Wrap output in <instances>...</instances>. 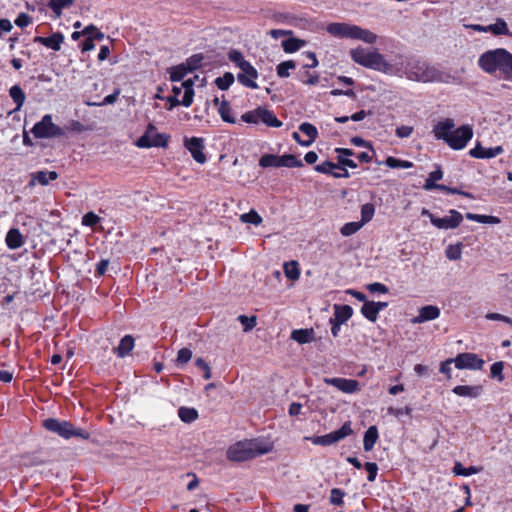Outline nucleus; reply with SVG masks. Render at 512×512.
Here are the masks:
<instances>
[{
	"label": "nucleus",
	"mask_w": 512,
	"mask_h": 512,
	"mask_svg": "<svg viewBox=\"0 0 512 512\" xmlns=\"http://www.w3.org/2000/svg\"><path fill=\"white\" fill-rule=\"evenodd\" d=\"M402 70L407 79L416 82H441L445 77L437 68L417 58L407 59L402 63Z\"/></svg>",
	"instance_id": "obj_1"
},
{
	"label": "nucleus",
	"mask_w": 512,
	"mask_h": 512,
	"mask_svg": "<svg viewBox=\"0 0 512 512\" xmlns=\"http://www.w3.org/2000/svg\"><path fill=\"white\" fill-rule=\"evenodd\" d=\"M350 56L355 63L363 67L385 74L393 73V66L376 49L368 50L363 47H357L350 50Z\"/></svg>",
	"instance_id": "obj_2"
},
{
	"label": "nucleus",
	"mask_w": 512,
	"mask_h": 512,
	"mask_svg": "<svg viewBox=\"0 0 512 512\" xmlns=\"http://www.w3.org/2000/svg\"><path fill=\"white\" fill-rule=\"evenodd\" d=\"M269 446H262L256 440L239 441L231 445L227 452V459L233 462H243L270 451Z\"/></svg>",
	"instance_id": "obj_3"
},
{
	"label": "nucleus",
	"mask_w": 512,
	"mask_h": 512,
	"mask_svg": "<svg viewBox=\"0 0 512 512\" xmlns=\"http://www.w3.org/2000/svg\"><path fill=\"white\" fill-rule=\"evenodd\" d=\"M43 426L46 430L55 433L64 439L79 437L84 440H88L90 438L88 431L77 428L72 423L65 420L48 418L43 421Z\"/></svg>",
	"instance_id": "obj_4"
},
{
	"label": "nucleus",
	"mask_w": 512,
	"mask_h": 512,
	"mask_svg": "<svg viewBox=\"0 0 512 512\" xmlns=\"http://www.w3.org/2000/svg\"><path fill=\"white\" fill-rule=\"evenodd\" d=\"M241 119L250 124L264 123L268 127L279 128L283 123L277 119L273 111L265 107H258L255 110L248 111L241 116Z\"/></svg>",
	"instance_id": "obj_5"
},
{
	"label": "nucleus",
	"mask_w": 512,
	"mask_h": 512,
	"mask_svg": "<svg viewBox=\"0 0 512 512\" xmlns=\"http://www.w3.org/2000/svg\"><path fill=\"white\" fill-rule=\"evenodd\" d=\"M31 132L35 138L39 139L61 137L65 135L64 130L53 123L52 116L50 114L44 115L41 121L37 122L33 126Z\"/></svg>",
	"instance_id": "obj_6"
},
{
	"label": "nucleus",
	"mask_w": 512,
	"mask_h": 512,
	"mask_svg": "<svg viewBox=\"0 0 512 512\" xmlns=\"http://www.w3.org/2000/svg\"><path fill=\"white\" fill-rule=\"evenodd\" d=\"M259 165L263 168L267 167H302L303 162L293 154H285L282 156L274 154H264L260 160Z\"/></svg>",
	"instance_id": "obj_7"
},
{
	"label": "nucleus",
	"mask_w": 512,
	"mask_h": 512,
	"mask_svg": "<svg viewBox=\"0 0 512 512\" xmlns=\"http://www.w3.org/2000/svg\"><path fill=\"white\" fill-rule=\"evenodd\" d=\"M351 424L350 422H345L340 429L333 431L331 433H328L326 435L322 436H313L308 437L307 440H310L314 445H322V446H329L332 444H335L339 442L340 440L344 439L345 437L352 434Z\"/></svg>",
	"instance_id": "obj_8"
},
{
	"label": "nucleus",
	"mask_w": 512,
	"mask_h": 512,
	"mask_svg": "<svg viewBox=\"0 0 512 512\" xmlns=\"http://www.w3.org/2000/svg\"><path fill=\"white\" fill-rule=\"evenodd\" d=\"M156 128L153 124H148L145 133L137 140L136 145L139 148L166 147L168 137L165 134L155 133Z\"/></svg>",
	"instance_id": "obj_9"
},
{
	"label": "nucleus",
	"mask_w": 512,
	"mask_h": 512,
	"mask_svg": "<svg viewBox=\"0 0 512 512\" xmlns=\"http://www.w3.org/2000/svg\"><path fill=\"white\" fill-rule=\"evenodd\" d=\"M473 137V129L469 125H463L455 130H452L446 143L454 150L463 149L469 140Z\"/></svg>",
	"instance_id": "obj_10"
},
{
	"label": "nucleus",
	"mask_w": 512,
	"mask_h": 512,
	"mask_svg": "<svg viewBox=\"0 0 512 512\" xmlns=\"http://www.w3.org/2000/svg\"><path fill=\"white\" fill-rule=\"evenodd\" d=\"M503 48L490 50L483 53L478 60L479 66L487 73L492 74L499 69Z\"/></svg>",
	"instance_id": "obj_11"
},
{
	"label": "nucleus",
	"mask_w": 512,
	"mask_h": 512,
	"mask_svg": "<svg viewBox=\"0 0 512 512\" xmlns=\"http://www.w3.org/2000/svg\"><path fill=\"white\" fill-rule=\"evenodd\" d=\"M484 360L474 353H461L454 358V364L457 369L481 370Z\"/></svg>",
	"instance_id": "obj_12"
},
{
	"label": "nucleus",
	"mask_w": 512,
	"mask_h": 512,
	"mask_svg": "<svg viewBox=\"0 0 512 512\" xmlns=\"http://www.w3.org/2000/svg\"><path fill=\"white\" fill-rule=\"evenodd\" d=\"M185 148L191 153L193 159L199 163L204 164L207 161L204 150V139L200 137H191L184 139Z\"/></svg>",
	"instance_id": "obj_13"
},
{
	"label": "nucleus",
	"mask_w": 512,
	"mask_h": 512,
	"mask_svg": "<svg viewBox=\"0 0 512 512\" xmlns=\"http://www.w3.org/2000/svg\"><path fill=\"white\" fill-rule=\"evenodd\" d=\"M462 220V214L455 209H451L448 216L432 219V224L439 229H455L461 224Z\"/></svg>",
	"instance_id": "obj_14"
},
{
	"label": "nucleus",
	"mask_w": 512,
	"mask_h": 512,
	"mask_svg": "<svg viewBox=\"0 0 512 512\" xmlns=\"http://www.w3.org/2000/svg\"><path fill=\"white\" fill-rule=\"evenodd\" d=\"M324 382L347 394H352L359 390V382L354 379L335 377L325 378Z\"/></svg>",
	"instance_id": "obj_15"
},
{
	"label": "nucleus",
	"mask_w": 512,
	"mask_h": 512,
	"mask_svg": "<svg viewBox=\"0 0 512 512\" xmlns=\"http://www.w3.org/2000/svg\"><path fill=\"white\" fill-rule=\"evenodd\" d=\"M241 72L237 75V80L240 84L251 89H257L258 85L255 80L258 78V71L249 62L242 67Z\"/></svg>",
	"instance_id": "obj_16"
},
{
	"label": "nucleus",
	"mask_w": 512,
	"mask_h": 512,
	"mask_svg": "<svg viewBox=\"0 0 512 512\" xmlns=\"http://www.w3.org/2000/svg\"><path fill=\"white\" fill-rule=\"evenodd\" d=\"M354 29L355 25L339 22L330 23L326 28L327 32L334 37L350 39L353 38Z\"/></svg>",
	"instance_id": "obj_17"
},
{
	"label": "nucleus",
	"mask_w": 512,
	"mask_h": 512,
	"mask_svg": "<svg viewBox=\"0 0 512 512\" xmlns=\"http://www.w3.org/2000/svg\"><path fill=\"white\" fill-rule=\"evenodd\" d=\"M440 316V309L434 305H426L418 310V315L411 319L413 324H421L435 320Z\"/></svg>",
	"instance_id": "obj_18"
},
{
	"label": "nucleus",
	"mask_w": 512,
	"mask_h": 512,
	"mask_svg": "<svg viewBox=\"0 0 512 512\" xmlns=\"http://www.w3.org/2000/svg\"><path fill=\"white\" fill-rule=\"evenodd\" d=\"M454 128H455L454 120L451 118H446L445 120L438 122L434 126L433 133L437 139H442L446 142V139L449 138V136Z\"/></svg>",
	"instance_id": "obj_19"
},
{
	"label": "nucleus",
	"mask_w": 512,
	"mask_h": 512,
	"mask_svg": "<svg viewBox=\"0 0 512 512\" xmlns=\"http://www.w3.org/2000/svg\"><path fill=\"white\" fill-rule=\"evenodd\" d=\"M503 152V148L501 146H496L493 148H484L478 143L473 149L470 150V155L477 159H490L496 157L497 155Z\"/></svg>",
	"instance_id": "obj_20"
},
{
	"label": "nucleus",
	"mask_w": 512,
	"mask_h": 512,
	"mask_svg": "<svg viewBox=\"0 0 512 512\" xmlns=\"http://www.w3.org/2000/svg\"><path fill=\"white\" fill-rule=\"evenodd\" d=\"M63 41L64 36L60 32L53 33L50 37L36 36L34 38V42L40 43L54 51H59L61 49V44Z\"/></svg>",
	"instance_id": "obj_21"
},
{
	"label": "nucleus",
	"mask_w": 512,
	"mask_h": 512,
	"mask_svg": "<svg viewBox=\"0 0 512 512\" xmlns=\"http://www.w3.org/2000/svg\"><path fill=\"white\" fill-rule=\"evenodd\" d=\"M333 309L334 314L333 317H331V319L341 324L347 322L353 315V309L349 305L335 304L333 306Z\"/></svg>",
	"instance_id": "obj_22"
},
{
	"label": "nucleus",
	"mask_w": 512,
	"mask_h": 512,
	"mask_svg": "<svg viewBox=\"0 0 512 512\" xmlns=\"http://www.w3.org/2000/svg\"><path fill=\"white\" fill-rule=\"evenodd\" d=\"M482 386H466V385H458L453 388L452 392L461 397H469V398H477L482 393Z\"/></svg>",
	"instance_id": "obj_23"
},
{
	"label": "nucleus",
	"mask_w": 512,
	"mask_h": 512,
	"mask_svg": "<svg viewBox=\"0 0 512 512\" xmlns=\"http://www.w3.org/2000/svg\"><path fill=\"white\" fill-rule=\"evenodd\" d=\"M134 348V338L131 335H125L119 345L113 349L118 357L127 356Z\"/></svg>",
	"instance_id": "obj_24"
},
{
	"label": "nucleus",
	"mask_w": 512,
	"mask_h": 512,
	"mask_svg": "<svg viewBox=\"0 0 512 512\" xmlns=\"http://www.w3.org/2000/svg\"><path fill=\"white\" fill-rule=\"evenodd\" d=\"M5 241L10 249H18L24 244L23 236L16 228H11L7 232Z\"/></svg>",
	"instance_id": "obj_25"
},
{
	"label": "nucleus",
	"mask_w": 512,
	"mask_h": 512,
	"mask_svg": "<svg viewBox=\"0 0 512 512\" xmlns=\"http://www.w3.org/2000/svg\"><path fill=\"white\" fill-rule=\"evenodd\" d=\"M487 30L495 36L506 35L512 37V32L509 31L507 23L502 18H497L495 23L487 25Z\"/></svg>",
	"instance_id": "obj_26"
},
{
	"label": "nucleus",
	"mask_w": 512,
	"mask_h": 512,
	"mask_svg": "<svg viewBox=\"0 0 512 512\" xmlns=\"http://www.w3.org/2000/svg\"><path fill=\"white\" fill-rule=\"evenodd\" d=\"M299 130L304 133L306 136H308V140H305V142L301 143V146L308 147L310 146L318 137V131L314 125L308 122H304L300 124Z\"/></svg>",
	"instance_id": "obj_27"
},
{
	"label": "nucleus",
	"mask_w": 512,
	"mask_h": 512,
	"mask_svg": "<svg viewBox=\"0 0 512 512\" xmlns=\"http://www.w3.org/2000/svg\"><path fill=\"white\" fill-rule=\"evenodd\" d=\"M379 437L378 429L376 426H370L365 434L363 439V448L365 451H371L377 442Z\"/></svg>",
	"instance_id": "obj_28"
},
{
	"label": "nucleus",
	"mask_w": 512,
	"mask_h": 512,
	"mask_svg": "<svg viewBox=\"0 0 512 512\" xmlns=\"http://www.w3.org/2000/svg\"><path fill=\"white\" fill-rule=\"evenodd\" d=\"M377 38H378V36L375 33H373L372 31L363 29V28L355 25L352 39H358V40H362L365 43L373 44L376 42Z\"/></svg>",
	"instance_id": "obj_29"
},
{
	"label": "nucleus",
	"mask_w": 512,
	"mask_h": 512,
	"mask_svg": "<svg viewBox=\"0 0 512 512\" xmlns=\"http://www.w3.org/2000/svg\"><path fill=\"white\" fill-rule=\"evenodd\" d=\"M291 339L295 340L299 344L310 343L314 339L313 329H297L291 333Z\"/></svg>",
	"instance_id": "obj_30"
},
{
	"label": "nucleus",
	"mask_w": 512,
	"mask_h": 512,
	"mask_svg": "<svg viewBox=\"0 0 512 512\" xmlns=\"http://www.w3.org/2000/svg\"><path fill=\"white\" fill-rule=\"evenodd\" d=\"M9 95L16 104L14 111H19L26 99L24 91L19 85H14L10 88Z\"/></svg>",
	"instance_id": "obj_31"
},
{
	"label": "nucleus",
	"mask_w": 512,
	"mask_h": 512,
	"mask_svg": "<svg viewBox=\"0 0 512 512\" xmlns=\"http://www.w3.org/2000/svg\"><path fill=\"white\" fill-rule=\"evenodd\" d=\"M499 65V70L504 74L505 77H512V54L505 49L502 53V58Z\"/></svg>",
	"instance_id": "obj_32"
},
{
	"label": "nucleus",
	"mask_w": 512,
	"mask_h": 512,
	"mask_svg": "<svg viewBox=\"0 0 512 512\" xmlns=\"http://www.w3.org/2000/svg\"><path fill=\"white\" fill-rule=\"evenodd\" d=\"M75 3V0H49L48 7L54 12L56 17H60L62 10L69 8Z\"/></svg>",
	"instance_id": "obj_33"
},
{
	"label": "nucleus",
	"mask_w": 512,
	"mask_h": 512,
	"mask_svg": "<svg viewBox=\"0 0 512 512\" xmlns=\"http://www.w3.org/2000/svg\"><path fill=\"white\" fill-rule=\"evenodd\" d=\"M465 217L468 220H472L475 222L483 223V224H499L501 222L500 218L492 215H480L474 214L471 212L466 213Z\"/></svg>",
	"instance_id": "obj_34"
},
{
	"label": "nucleus",
	"mask_w": 512,
	"mask_h": 512,
	"mask_svg": "<svg viewBox=\"0 0 512 512\" xmlns=\"http://www.w3.org/2000/svg\"><path fill=\"white\" fill-rule=\"evenodd\" d=\"M361 313L367 320L376 322L379 313L377 312L375 301L365 302L361 307Z\"/></svg>",
	"instance_id": "obj_35"
},
{
	"label": "nucleus",
	"mask_w": 512,
	"mask_h": 512,
	"mask_svg": "<svg viewBox=\"0 0 512 512\" xmlns=\"http://www.w3.org/2000/svg\"><path fill=\"white\" fill-rule=\"evenodd\" d=\"M57 178L58 173L56 171H38L33 175V181H37L41 185H47L50 181Z\"/></svg>",
	"instance_id": "obj_36"
},
{
	"label": "nucleus",
	"mask_w": 512,
	"mask_h": 512,
	"mask_svg": "<svg viewBox=\"0 0 512 512\" xmlns=\"http://www.w3.org/2000/svg\"><path fill=\"white\" fill-rule=\"evenodd\" d=\"M305 45L304 40H300L297 38H289L282 41V48L286 53H293L298 51Z\"/></svg>",
	"instance_id": "obj_37"
},
{
	"label": "nucleus",
	"mask_w": 512,
	"mask_h": 512,
	"mask_svg": "<svg viewBox=\"0 0 512 512\" xmlns=\"http://www.w3.org/2000/svg\"><path fill=\"white\" fill-rule=\"evenodd\" d=\"M178 416L183 422L192 423L198 418V412L195 408L180 407Z\"/></svg>",
	"instance_id": "obj_38"
},
{
	"label": "nucleus",
	"mask_w": 512,
	"mask_h": 512,
	"mask_svg": "<svg viewBox=\"0 0 512 512\" xmlns=\"http://www.w3.org/2000/svg\"><path fill=\"white\" fill-rule=\"evenodd\" d=\"M234 81V75L231 72H225L223 76L216 78L215 84L220 90H227Z\"/></svg>",
	"instance_id": "obj_39"
},
{
	"label": "nucleus",
	"mask_w": 512,
	"mask_h": 512,
	"mask_svg": "<svg viewBox=\"0 0 512 512\" xmlns=\"http://www.w3.org/2000/svg\"><path fill=\"white\" fill-rule=\"evenodd\" d=\"M190 72L185 64H181L171 68L170 71V80L172 82H179L184 79L187 73Z\"/></svg>",
	"instance_id": "obj_40"
},
{
	"label": "nucleus",
	"mask_w": 512,
	"mask_h": 512,
	"mask_svg": "<svg viewBox=\"0 0 512 512\" xmlns=\"http://www.w3.org/2000/svg\"><path fill=\"white\" fill-rule=\"evenodd\" d=\"M218 112L223 121L231 124L236 122L235 118L231 116V108L227 101L224 100L221 102Z\"/></svg>",
	"instance_id": "obj_41"
},
{
	"label": "nucleus",
	"mask_w": 512,
	"mask_h": 512,
	"mask_svg": "<svg viewBox=\"0 0 512 512\" xmlns=\"http://www.w3.org/2000/svg\"><path fill=\"white\" fill-rule=\"evenodd\" d=\"M228 59L240 69L249 63L247 60H245L243 54L236 49H232L229 51Z\"/></svg>",
	"instance_id": "obj_42"
},
{
	"label": "nucleus",
	"mask_w": 512,
	"mask_h": 512,
	"mask_svg": "<svg viewBox=\"0 0 512 512\" xmlns=\"http://www.w3.org/2000/svg\"><path fill=\"white\" fill-rule=\"evenodd\" d=\"M385 164L390 168H403V169H408L413 166V163L410 161L397 159L392 156H389L386 159Z\"/></svg>",
	"instance_id": "obj_43"
},
{
	"label": "nucleus",
	"mask_w": 512,
	"mask_h": 512,
	"mask_svg": "<svg viewBox=\"0 0 512 512\" xmlns=\"http://www.w3.org/2000/svg\"><path fill=\"white\" fill-rule=\"evenodd\" d=\"M240 220L243 223H251L256 226L262 223V217L255 210H250L248 213L242 214Z\"/></svg>",
	"instance_id": "obj_44"
},
{
	"label": "nucleus",
	"mask_w": 512,
	"mask_h": 512,
	"mask_svg": "<svg viewBox=\"0 0 512 512\" xmlns=\"http://www.w3.org/2000/svg\"><path fill=\"white\" fill-rule=\"evenodd\" d=\"M375 207L372 203H366L361 207V223H368L374 216Z\"/></svg>",
	"instance_id": "obj_45"
},
{
	"label": "nucleus",
	"mask_w": 512,
	"mask_h": 512,
	"mask_svg": "<svg viewBox=\"0 0 512 512\" xmlns=\"http://www.w3.org/2000/svg\"><path fill=\"white\" fill-rule=\"evenodd\" d=\"M284 272L287 278L290 280H296L300 276V271L298 269L297 262L292 261L291 263H286L284 265Z\"/></svg>",
	"instance_id": "obj_46"
},
{
	"label": "nucleus",
	"mask_w": 512,
	"mask_h": 512,
	"mask_svg": "<svg viewBox=\"0 0 512 512\" xmlns=\"http://www.w3.org/2000/svg\"><path fill=\"white\" fill-rule=\"evenodd\" d=\"M295 68H296V63L294 61H292V60L284 61V62H281L277 66V74L279 77L285 78V77L289 76V70L295 69Z\"/></svg>",
	"instance_id": "obj_47"
},
{
	"label": "nucleus",
	"mask_w": 512,
	"mask_h": 512,
	"mask_svg": "<svg viewBox=\"0 0 512 512\" xmlns=\"http://www.w3.org/2000/svg\"><path fill=\"white\" fill-rule=\"evenodd\" d=\"M478 471H479L478 468H476L474 466H470V467L466 468L459 462L455 463V465L453 467L454 474L460 475V476H470L472 474L477 473Z\"/></svg>",
	"instance_id": "obj_48"
},
{
	"label": "nucleus",
	"mask_w": 512,
	"mask_h": 512,
	"mask_svg": "<svg viewBox=\"0 0 512 512\" xmlns=\"http://www.w3.org/2000/svg\"><path fill=\"white\" fill-rule=\"evenodd\" d=\"M446 257L449 260H459L462 256L461 244L449 245L445 250Z\"/></svg>",
	"instance_id": "obj_49"
},
{
	"label": "nucleus",
	"mask_w": 512,
	"mask_h": 512,
	"mask_svg": "<svg viewBox=\"0 0 512 512\" xmlns=\"http://www.w3.org/2000/svg\"><path fill=\"white\" fill-rule=\"evenodd\" d=\"M83 36L91 37L92 40L104 39V33H102L95 25H88L82 30Z\"/></svg>",
	"instance_id": "obj_50"
},
{
	"label": "nucleus",
	"mask_w": 512,
	"mask_h": 512,
	"mask_svg": "<svg viewBox=\"0 0 512 512\" xmlns=\"http://www.w3.org/2000/svg\"><path fill=\"white\" fill-rule=\"evenodd\" d=\"M120 92H121V91H120V89H119V88H117V89H115V90H114V92H113L112 94H110V95L106 96V97L102 100V102H100V103H96V102H87V105H88V106H104V105L114 104V103L117 101V99H118V97H119V95H120Z\"/></svg>",
	"instance_id": "obj_51"
},
{
	"label": "nucleus",
	"mask_w": 512,
	"mask_h": 512,
	"mask_svg": "<svg viewBox=\"0 0 512 512\" xmlns=\"http://www.w3.org/2000/svg\"><path fill=\"white\" fill-rule=\"evenodd\" d=\"M192 358V351L189 348H182L177 353L176 364L178 366L186 365Z\"/></svg>",
	"instance_id": "obj_52"
},
{
	"label": "nucleus",
	"mask_w": 512,
	"mask_h": 512,
	"mask_svg": "<svg viewBox=\"0 0 512 512\" xmlns=\"http://www.w3.org/2000/svg\"><path fill=\"white\" fill-rule=\"evenodd\" d=\"M203 59L204 57L202 54H194L187 59L185 66L190 72H192L201 66Z\"/></svg>",
	"instance_id": "obj_53"
},
{
	"label": "nucleus",
	"mask_w": 512,
	"mask_h": 512,
	"mask_svg": "<svg viewBox=\"0 0 512 512\" xmlns=\"http://www.w3.org/2000/svg\"><path fill=\"white\" fill-rule=\"evenodd\" d=\"M238 321L243 325L244 331L248 332L256 326L257 318L256 316L239 315Z\"/></svg>",
	"instance_id": "obj_54"
},
{
	"label": "nucleus",
	"mask_w": 512,
	"mask_h": 512,
	"mask_svg": "<svg viewBox=\"0 0 512 512\" xmlns=\"http://www.w3.org/2000/svg\"><path fill=\"white\" fill-rule=\"evenodd\" d=\"M362 225L363 224L361 222L346 223L340 230L341 234L343 236H351L355 234L362 227Z\"/></svg>",
	"instance_id": "obj_55"
},
{
	"label": "nucleus",
	"mask_w": 512,
	"mask_h": 512,
	"mask_svg": "<svg viewBox=\"0 0 512 512\" xmlns=\"http://www.w3.org/2000/svg\"><path fill=\"white\" fill-rule=\"evenodd\" d=\"M336 168H340L337 164L331 161H324L321 164H318L314 167L315 171L323 174H332L333 170Z\"/></svg>",
	"instance_id": "obj_56"
},
{
	"label": "nucleus",
	"mask_w": 512,
	"mask_h": 512,
	"mask_svg": "<svg viewBox=\"0 0 512 512\" xmlns=\"http://www.w3.org/2000/svg\"><path fill=\"white\" fill-rule=\"evenodd\" d=\"M503 369H504V363L502 361L493 363L490 368L491 377L496 378L498 381H503V379H504Z\"/></svg>",
	"instance_id": "obj_57"
},
{
	"label": "nucleus",
	"mask_w": 512,
	"mask_h": 512,
	"mask_svg": "<svg viewBox=\"0 0 512 512\" xmlns=\"http://www.w3.org/2000/svg\"><path fill=\"white\" fill-rule=\"evenodd\" d=\"M101 218L94 212H88L82 217V224L89 227H94L100 222Z\"/></svg>",
	"instance_id": "obj_58"
},
{
	"label": "nucleus",
	"mask_w": 512,
	"mask_h": 512,
	"mask_svg": "<svg viewBox=\"0 0 512 512\" xmlns=\"http://www.w3.org/2000/svg\"><path fill=\"white\" fill-rule=\"evenodd\" d=\"M195 365L204 372V379L208 380L212 377L210 366L203 358H197L195 360Z\"/></svg>",
	"instance_id": "obj_59"
},
{
	"label": "nucleus",
	"mask_w": 512,
	"mask_h": 512,
	"mask_svg": "<svg viewBox=\"0 0 512 512\" xmlns=\"http://www.w3.org/2000/svg\"><path fill=\"white\" fill-rule=\"evenodd\" d=\"M344 495H345V493L341 489L333 488L331 490V495H330V502H331V504H333V505H342L343 504V497H344Z\"/></svg>",
	"instance_id": "obj_60"
},
{
	"label": "nucleus",
	"mask_w": 512,
	"mask_h": 512,
	"mask_svg": "<svg viewBox=\"0 0 512 512\" xmlns=\"http://www.w3.org/2000/svg\"><path fill=\"white\" fill-rule=\"evenodd\" d=\"M366 288L371 293L386 294L389 291V289H388V287L386 285H384L382 283H379V282H374V283L367 284Z\"/></svg>",
	"instance_id": "obj_61"
},
{
	"label": "nucleus",
	"mask_w": 512,
	"mask_h": 512,
	"mask_svg": "<svg viewBox=\"0 0 512 512\" xmlns=\"http://www.w3.org/2000/svg\"><path fill=\"white\" fill-rule=\"evenodd\" d=\"M350 142L355 146L368 148L372 154H375V150H374L371 142H368L359 136L352 137L350 139Z\"/></svg>",
	"instance_id": "obj_62"
},
{
	"label": "nucleus",
	"mask_w": 512,
	"mask_h": 512,
	"mask_svg": "<svg viewBox=\"0 0 512 512\" xmlns=\"http://www.w3.org/2000/svg\"><path fill=\"white\" fill-rule=\"evenodd\" d=\"M23 464L26 466H40L43 465L45 462L40 459L38 456L35 455H24L22 456Z\"/></svg>",
	"instance_id": "obj_63"
},
{
	"label": "nucleus",
	"mask_w": 512,
	"mask_h": 512,
	"mask_svg": "<svg viewBox=\"0 0 512 512\" xmlns=\"http://www.w3.org/2000/svg\"><path fill=\"white\" fill-rule=\"evenodd\" d=\"M366 471L368 472V481L373 482L376 479L378 466L374 462H366L364 465Z\"/></svg>",
	"instance_id": "obj_64"
}]
</instances>
